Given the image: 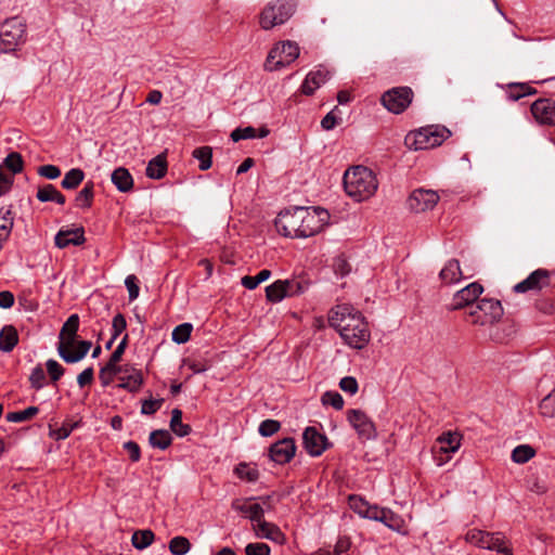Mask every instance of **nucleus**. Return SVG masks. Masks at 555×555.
I'll return each mask as SVG.
<instances>
[{
  "instance_id": "obj_1",
  "label": "nucleus",
  "mask_w": 555,
  "mask_h": 555,
  "mask_svg": "<svg viewBox=\"0 0 555 555\" xmlns=\"http://www.w3.org/2000/svg\"><path fill=\"white\" fill-rule=\"evenodd\" d=\"M328 220L330 214L324 208L297 206L281 211L274 225L285 237L307 238L321 232Z\"/></svg>"
},
{
  "instance_id": "obj_2",
  "label": "nucleus",
  "mask_w": 555,
  "mask_h": 555,
  "mask_svg": "<svg viewBox=\"0 0 555 555\" xmlns=\"http://www.w3.org/2000/svg\"><path fill=\"white\" fill-rule=\"evenodd\" d=\"M343 182L348 196L357 202L370 198L378 188L375 173L364 166H354L348 169L344 175Z\"/></svg>"
},
{
  "instance_id": "obj_3",
  "label": "nucleus",
  "mask_w": 555,
  "mask_h": 555,
  "mask_svg": "<svg viewBox=\"0 0 555 555\" xmlns=\"http://www.w3.org/2000/svg\"><path fill=\"white\" fill-rule=\"evenodd\" d=\"M451 135L444 126L429 125L411 131L405 137V144L415 151L439 146Z\"/></svg>"
},
{
  "instance_id": "obj_4",
  "label": "nucleus",
  "mask_w": 555,
  "mask_h": 555,
  "mask_svg": "<svg viewBox=\"0 0 555 555\" xmlns=\"http://www.w3.org/2000/svg\"><path fill=\"white\" fill-rule=\"evenodd\" d=\"M296 0H271L259 14L260 27L270 30L285 24L296 12Z\"/></svg>"
},
{
  "instance_id": "obj_5",
  "label": "nucleus",
  "mask_w": 555,
  "mask_h": 555,
  "mask_svg": "<svg viewBox=\"0 0 555 555\" xmlns=\"http://www.w3.org/2000/svg\"><path fill=\"white\" fill-rule=\"evenodd\" d=\"M300 53L299 46L291 40L282 41L274 46L266 60L264 69L269 72L279 70L293 63Z\"/></svg>"
},
{
  "instance_id": "obj_6",
  "label": "nucleus",
  "mask_w": 555,
  "mask_h": 555,
  "mask_svg": "<svg viewBox=\"0 0 555 555\" xmlns=\"http://www.w3.org/2000/svg\"><path fill=\"white\" fill-rule=\"evenodd\" d=\"M503 315V308L499 300L483 298L468 311L469 322L476 325H492Z\"/></svg>"
},
{
  "instance_id": "obj_7",
  "label": "nucleus",
  "mask_w": 555,
  "mask_h": 555,
  "mask_svg": "<svg viewBox=\"0 0 555 555\" xmlns=\"http://www.w3.org/2000/svg\"><path fill=\"white\" fill-rule=\"evenodd\" d=\"M26 25L22 18L15 16L7 20L0 26V50L2 52L14 51L23 42Z\"/></svg>"
},
{
  "instance_id": "obj_8",
  "label": "nucleus",
  "mask_w": 555,
  "mask_h": 555,
  "mask_svg": "<svg viewBox=\"0 0 555 555\" xmlns=\"http://www.w3.org/2000/svg\"><path fill=\"white\" fill-rule=\"evenodd\" d=\"M362 318L361 312L356 310L352 306L341 304L337 305L330 311L328 323L343 338L345 336V330L352 326L351 324H360L359 320Z\"/></svg>"
},
{
  "instance_id": "obj_9",
  "label": "nucleus",
  "mask_w": 555,
  "mask_h": 555,
  "mask_svg": "<svg viewBox=\"0 0 555 555\" xmlns=\"http://www.w3.org/2000/svg\"><path fill=\"white\" fill-rule=\"evenodd\" d=\"M413 95L414 93L410 87H397L382 95V103L389 112L401 114L411 104Z\"/></svg>"
},
{
  "instance_id": "obj_10",
  "label": "nucleus",
  "mask_w": 555,
  "mask_h": 555,
  "mask_svg": "<svg viewBox=\"0 0 555 555\" xmlns=\"http://www.w3.org/2000/svg\"><path fill=\"white\" fill-rule=\"evenodd\" d=\"M347 420L357 431L360 439L371 440L377 436L373 421L361 410L352 409L347 412Z\"/></svg>"
},
{
  "instance_id": "obj_11",
  "label": "nucleus",
  "mask_w": 555,
  "mask_h": 555,
  "mask_svg": "<svg viewBox=\"0 0 555 555\" xmlns=\"http://www.w3.org/2000/svg\"><path fill=\"white\" fill-rule=\"evenodd\" d=\"M502 532H488L479 529H470L465 534V540L480 548L495 551L505 540Z\"/></svg>"
},
{
  "instance_id": "obj_12",
  "label": "nucleus",
  "mask_w": 555,
  "mask_h": 555,
  "mask_svg": "<svg viewBox=\"0 0 555 555\" xmlns=\"http://www.w3.org/2000/svg\"><path fill=\"white\" fill-rule=\"evenodd\" d=\"M439 198L436 191L417 189L409 196L408 206L414 212H424L433 209L438 204Z\"/></svg>"
},
{
  "instance_id": "obj_13",
  "label": "nucleus",
  "mask_w": 555,
  "mask_h": 555,
  "mask_svg": "<svg viewBox=\"0 0 555 555\" xmlns=\"http://www.w3.org/2000/svg\"><path fill=\"white\" fill-rule=\"evenodd\" d=\"M302 443L305 450L311 456H320L330 446L327 437L312 426L304 430Z\"/></svg>"
},
{
  "instance_id": "obj_14",
  "label": "nucleus",
  "mask_w": 555,
  "mask_h": 555,
  "mask_svg": "<svg viewBox=\"0 0 555 555\" xmlns=\"http://www.w3.org/2000/svg\"><path fill=\"white\" fill-rule=\"evenodd\" d=\"M483 287L478 282H473L454 294L450 310H460L464 307H472L477 298L482 294Z\"/></svg>"
},
{
  "instance_id": "obj_15",
  "label": "nucleus",
  "mask_w": 555,
  "mask_h": 555,
  "mask_svg": "<svg viewBox=\"0 0 555 555\" xmlns=\"http://www.w3.org/2000/svg\"><path fill=\"white\" fill-rule=\"evenodd\" d=\"M360 324H351L345 330L344 341L352 348L362 349L370 341V331L364 318L359 320Z\"/></svg>"
},
{
  "instance_id": "obj_16",
  "label": "nucleus",
  "mask_w": 555,
  "mask_h": 555,
  "mask_svg": "<svg viewBox=\"0 0 555 555\" xmlns=\"http://www.w3.org/2000/svg\"><path fill=\"white\" fill-rule=\"evenodd\" d=\"M531 113L541 125L555 126V101L539 99L531 105Z\"/></svg>"
},
{
  "instance_id": "obj_17",
  "label": "nucleus",
  "mask_w": 555,
  "mask_h": 555,
  "mask_svg": "<svg viewBox=\"0 0 555 555\" xmlns=\"http://www.w3.org/2000/svg\"><path fill=\"white\" fill-rule=\"evenodd\" d=\"M295 452L296 444L294 439L284 438L270 447L269 456L276 464H286L295 456Z\"/></svg>"
},
{
  "instance_id": "obj_18",
  "label": "nucleus",
  "mask_w": 555,
  "mask_h": 555,
  "mask_svg": "<svg viewBox=\"0 0 555 555\" xmlns=\"http://www.w3.org/2000/svg\"><path fill=\"white\" fill-rule=\"evenodd\" d=\"M550 284V273L545 269H538L529 274L527 279L514 286L516 293H526L528 291H541Z\"/></svg>"
},
{
  "instance_id": "obj_19",
  "label": "nucleus",
  "mask_w": 555,
  "mask_h": 555,
  "mask_svg": "<svg viewBox=\"0 0 555 555\" xmlns=\"http://www.w3.org/2000/svg\"><path fill=\"white\" fill-rule=\"evenodd\" d=\"M331 78V72L323 65L307 74L300 90L305 95H312L317 89Z\"/></svg>"
},
{
  "instance_id": "obj_20",
  "label": "nucleus",
  "mask_w": 555,
  "mask_h": 555,
  "mask_svg": "<svg viewBox=\"0 0 555 555\" xmlns=\"http://www.w3.org/2000/svg\"><path fill=\"white\" fill-rule=\"evenodd\" d=\"M251 529L258 539H267L276 544H283L285 542V534L282 532L279 526L273 522L261 518L257 524H253Z\"/></svg>"
},
{
  "instance_id": "obj_21",
  "label": "nucleus",
  "mask_w": 555,
  "mask_h": 555,
  "mask_svg": "<svg viewBox=\"0 0 555 555\" xmlns=\"http://www.w3.org/2000/svg\"><path fill=\"white\" fill-rule=\"evenodd\" d=\"M78 328L79 315L76 313L69 315L60 331L57 346H64L65 349H73L76 344Z\"/></svg>"
},
{
  "instance_id": "obj_22",
  "label": "nucleus",
  "mask_w": 555,
  "mask_h": 555,
  "mask_svg": "<svg viewBox=\"0 0 555 555\" xmlns=\"http://www.w3.org/2000/svg\"><path fill=\"white\" fill-rule=\"evenodd\" d=\"M255 498H248L245 500L236 499L232 502V508L236 512L247 515L253 524H257L261 518L264 517V508L259 503H253Z\"/></svg>"
},
{
  "instance_id": "obj_23",
  "label": "nucleus",
  "mask_w": 555,
  "mask_h": 555,
  "mask_svg": "<svg viewBox=\"0 0 555 555\" xmlns=\"http://www.w3.org/2000/svg\"><path fill=\"white\" fill-rule=\"evenodd\" d=\"M55 245L59 248H65L67 246L82 245L86 241L83 228H76L74 230H60L55 235Z\"/></svg>"
},
{
  "instance_id": "obj_24",
  "label": "nucleus",
  "mask_w": 555,
  "mask_h": 555,
  "mask_svg": "<svg viewBox=\"0 0 555 555\" xmlns=\"http://www.w3.org/2000/svg\"><path fill=\"white\" fill-rule=\"evenodd\" d=\"M75 346L76 349L74 351L72 349H65L64 346H57L59 356L66 363H77L82 360L89 352L92 344L89 340H80L76 341Z\"/></svg>"
},
{
  "instance_id": "obj_25",
  "label": "nucleus",
  "mask_w": 555,
  "mask_h": 555,
  "mask_svg": "<svg viewBox=\"0 0 555 555\" xmlns=\"http://www.w3.org/2000/svg\"><path fill=\"white\" fill-rule=\"evenodd\" d=\"M119 376V385L118 387L127 389L130 392H135L140 389L143 384L142 372L137 369L122 367V372Z\"/></svg>"
},
{
  "instance_id": "obj_26",
  "label": "nucleus",
  "mask_w": 555,
  "mask_h": 555,
  "mask_svg": "<svg viewBox=\"0 0 555 555\" xmlns=\"http://www.w3.org/2000/svg\"><path fill=\"white\" fill-rule=\"evenodd\" d=\"M111 180L119 192L126 193L133 188V178L125 167L116 168L112 172Z\"/></svg>"
},
{
  "instance_id": "obj_27",
  "label": "nucleus",
  "mask_w": 555,
  "mask_h": 555,
  "mask_svg": "<svg viewBox=\"0 0 555 555\" xmlns=\"http://www.w3.org/2000/svg\"><path fill=\"white\" fill-rule=\"evenodd\" d=\"M461 435L459 433L447 431L437 439L440 452L454 453L461 447Z\"/></svg>"
},
{
  "instance_id": "obj_28",
  "label": "nucleus",
  "mask_w": 555,
  "mask_h": 555,
  "mask_svg": "<svg viewBox=\"0 0 555 555\" xmlns=\"http://www.w3.org/2000/svg\"><path fill=\"white\" fill-rule=\"evenodd\" d=\"M167 172V158L165 154H159L152 158L147 166L145 173L150 179H162Z\"/></svg>"
},
{
  "instance_id": "obj_29",
  "label": "nucleus",
  "mask_w": 555,
  "mask_h": 555,
  "mask_svg": "<svg viewBox=\"0 0 555 555\" xmlns=\"http://www.w3.org/2000/svg\"><path fill=\"white\" fill-rule=\"evenodd\" d=\"M439 276L444 284H453L462 279V270L456 259L449 260L441 269Z\"/></svg>"
},
{
  "instance_id": "obj_30",
  "label": "nucleus",
  "mask_w": 555,
  "mask_h": 555,
  "mask_svg": "<svg viewBox=\"0 0 555 555\" xmlns=\"http://www.w3.org/2000/svg\"><path fill=\"white\" fill-rule=\"evenodd\" d=\"M36 197L41 203L55 202L59 205H64L66 202L65 196L53 184H44L39 188Z\"/></svg>"
},
{
  "instance_id": "obj_31",
  "label": "nucleus",
  "mask_w": 555,
  "mask_h": 555,
  "mask_svg": "<svg viewBox=\"0 0 555 555\" xmlns=\"http://www.w3.org/2000/svg\"><path fill=\"white\" fill-rule=\"evenodd\" d=\"M18 343V334L13 325H5L0 331V350L10 352Z\"/></svg>"
},
{
  "instance_id": "obj_32",
  "label": "nucleus",
  "mask_w": 555,
  "mask_h": 555,
  "mask_svg": "<svg viewBox=\"0 0 555 555\" xmlns=\"http://www.w3.org/2000/svg\"><path fill=\"white\" fill-rule=\"evenodd\" d=\"M284 298H287V291L283 280H276L266 287V299L269 302L278 304Z\"/></svg>"
},
{
  "instance_id": "obj_33",
  "label": "nucleus",
  "mask_w": 555,
  "mask_h": 555,
  "mask_svg": "<svg viewBox=\"0 0 555 555\" xmlns=\"http://www.w3.org/2000/svg\"><path fill=\"white\" fill-rule=\"evenodd\" d=\"M94 197V183L88 181L75 198V205L81 209L90 208Z\"/></svg>"
},
{
  "instance_id": "obj_34",
  "label": "nucleus",
  "mask_w": 555,
  "mask_h": 555,
  "mask_svg": "<svg viewBox=\"0 0 555 555\" xmlns=\"http://www.w3.org/2000/svg\"><path fill=\"white\" fill-rule=\"evenodd\" d=\"M287 291V297H295L302 295L309 288V281L304 278H293L283 280Z\"/></svg>"
},
{
  "instance_id": "obj_35",
  "label": "nucleus",
  "mask_w": 555,
  "mask_h": 555,
  "mask_svg": "<svg viewBox=\"0 0 555 555\" xmlns=\"http://www.w3.org/2000/svg\"><path fill=\"white\" fill-rule=\"evenodd\" d=\"M171 430L179 437L188 436L191 433V427L188 424L182 423V411L173 409L171 412L170 420Z\"/></svg>"
},
{
  "instance_id": "obj_36",
  "label": "nucleus",
  "mask_w": 555,
  "mask_h": 555,
  "mask_svg": "<svg viewBox=\"0 0 555 555\" xmlns=\"http://www.w3.org/2000/svg\"><path fill=\"white\" fill-rule=\"evenodd\" d=\"M234 473L240 479L248 482H255L259 479V470L257 466L248 463H240L235 467Z\"/></svg>"
},
{
  "instance_id": "obj_37",
  "label": "nucleus",
  "mask_w": 555,
  "mask_h": 555,
  "mask_svg": "<svg viewBox=\"0 0 555 555\" xmlns=\"http://www.w3.org/2000/svg\"><path fill=\"white\" fill-rule=\"evenodd\" d=\"M85 179V172L80 168H73L67 171L62 180V188L66 190L76 189Z\"/></svg>"
},
{
  "instance_id": "obj_38",
  "label": "nucleus",
  "mask_w": 555,
  "mask_h": 555,
  "mask_svg": "<svg viewBox=\"0 0 555 555\" xmlns=\"http://www.w3.org/2000/svg\"><path fill=\"white\" fill-rule=\"evenodd\" d=\"M149 440L153 448H158L160 450H165L171 444V436L169 431L162 429L153 430L150 434Z\"/></svg>"
},
{
  "instance_id": "obj_39",
  "label": "nucleus",
  "mask_w": 555,
  "mask_h": 555,
  "mask_svg": "<svg viewBox=\"0 0 555 555\" xmlns=\"http://www.w3.org/2000/svg\"><path fill=\"white\" fill-rule=\"evenodd\" d=\"M192 154L199 162V170L206 171L211 167L212 150L210 146L197 147Z\"/></svg>"
},
{
  "instance_id": "obj_40",
  "label": "nucleus",
  "mask_w": 555,
  "mask_h": 555,
  "mask_svg": "<svg viewBox=\"0 0 555 555\" xmlns=\"http://www.w3.org/2000/svg\"><path fill=\"white\" fill-rule=\"evenodd\" d=\"M535 455V450L529 444L517 446L512 452V460L517 464H525Z\"/></svg>"
},
{
  "instance_id": "obj_41",
  "label": "nucleus",
  "mask_w": 555,
  "mask_h": 555,
  "mask_svg": "<svg viewBox=\"0 0 555 555\" xmlns=\"http://www.w3.org/2000/svg\"><path fill=\"white\" fill-rule=\"evenodd\" d=\"M120 372H122V367L108 360V362L100 370L99 373V378L102 386H108L113 382L114 376Z\"/></svg>"
},
{
  "instance_id": "obj_42",
  "label": "nucleus",
  "mask_w": 555,
  "mask_h": 555,
  "mask_svg": "<svg viewBox=\"0 0 555 555\" xmlns=\"http://www.w3.org/2000/svg\"><path fill=\"white\" fill-rule=\"evenodd\" d=\"M154 537L152 530H138L132 534L131 541L135 548L143 550L153 543Z\"/></svg>"
},
{
  "instance_id": "obj_43",
  "label": "nucleus",
  "mask_w": 555,
  "mask_h": 555,
  "mask_svg": "<svg viewBox=\"0 0 555 555\" xmlns=\"http://www.w3.org/2000/svg\"><path fill=\"white\" fill-rule=\"evenodd\" d=\"M23 158L20 153L12 152L10 153L3 160V164L0 166L11 171V175H16L23 170Z\"/></svg>"
},
{
  "instance_id": "obj_44",
  "label": "nucleus",
  "mask_w": 555,
  "mask_h": 555,
  "mask_svg": "<svg viewBox=\"0 0 555 555\" xmlns=\"http://www.w3.org/2000/svg\"><path fill=\"white\" fill-rule=\"evenodd\" d=\"M379 521L383 522L388 528L397 531H399L403 526V519L389 508L385 507H383V513Z\"/></svg>"
},
{
  "instance_id": "obj_45",
  "label": "nucleus",
  "mask_w": 555,
  "mask_h": 555,
  "mask_svg": "<svg viewBox=\"0 0 555 555\" xmlns=\"http://www.w3.org/2000/svg\"><path fill=\"white\" fill-rule=\"evenodd\" d=\"M168 547L172 555H185L191 550V543L185 537L178 535L169 541Z\"/></svg>"
},
{
  "instance_id": "obj_46",
  "label": "nucleus",
  "mask_w": 555,
  "mask_h": 555,
  "mask_svg": "<svg viewBox=\"0 0 555 555\" xmlns=\"http://www.w3.org/2000/svg\"><path fill=\"white\" fill-rule=\"evenodd\" d=\"M39 412V409L37 406H28L27 409L23 411H14L7 414L5 418L8 422L12 423H22L25 421H28L33 418L35 415H37Z\"/></svg>"
},
{
  "instance_id": "obj_47",
  "label": "nucleus",
  "mask_w": 555,
  "mask_h": 555,
  "mask_svg": "<svg viewBox=\"0 0 555 555\" xmlns=\"http://www.w3.org/2000/svg\"><path fill=\"white\" fill-rule=\"evenodd\" d=\"M535 89L527 83H511L508 98L513 101H517L526 95L534 94Z\"/></svg>"
},
{
  "instance_id": "obj_48",
  "label": "nucleus",
  "mask_w": 555,
  "mask_h": 555,
  "mask_svg": "<svg viewBox=\"0 0 555 555\" xmlns=\"http://www.w3.org/2000/svg\"><path fill=\"white\" fill-rule=\"evenodd\" d=\"M539 410L542 416L550 418L555 416V389L542 399Z\"/></svg>"
},
{
  "instance_id": "obj_49",
  "label": "nucleus",
  "mask_w": 555,
  "mask_h": 555,
  "mask_svg": "<svg viewBox=\"0 0 555 555\" xmlns=\"http://www.w3.org/2000/svg\"><path fill=\"white\" fill-rule=\"evenodd\" d=\"M193 326L191 323H182L172 331V340L177 344H184L190 339Z\"/></svg>"
},
{
  "instance_id": "obj_50",
  "label": "nucleus",
  "mask_w": 555,
  "mask_h": 555,
  "mask_svg": "<svg viewBox=\"0 0 555 555\" xmlns=\"http://www.w3.org/2000/svg\"><path fill=\"white\" fill-rule=\"evenodd\" d=\"M321 401L324 405H332L336 410H341L344 406V399L337 391L324 392Z\"/></svg>"
},
{
  "instance_id": "obj_51",
  "label": "nucleus",
  "mask_w": 555,
  "mask_h": 555,
  "mask_svg": "<svg viewBox=\"0 0 555 555\" xmlns=\"http://www.w3.org/2000/svg\"><path fill=\"white\" fill-rule=\"evenodd\" d=\"M281 428L280 422L275 420H264L260 423L258 431L262 437H270Z\"/></svg>"
},
{
  "instance_id": "obj_52",
  "label": "nucleus",
  "mask_w": 555,
  "mask_h": 555,
  "mask_svg": "<svg viewBox=\"0 0 555 555\" xmlns=\"http://www.w3.org/2000/svg\"><path fill=\"white\" fill-rule=\"evenodd\" d=\"M349 505L354 513L364 517L370 504L364 499L353 494L349 496Z\"/></svg>"
},
{
  "instance_id": "obj_53",
  "label": "nucleus",
  "mask_w": 555,
  "mask_h": 555,
  "mask_svg": "<svg viewBox=\"0 0 555 555\" xmlns=\"http://www.w3.org/2000/svg\"><path fill=\"white\" fill-rule=\"evenodd\" d=\"M46 374L43 369L40 365H37L29 376V382L31 387L39 390L44 386Z\"/></svg>"
},
{
  "instance_id": "obj_54",
  "label": "nucleus",
  "mask_w": 555,
  "mask_h": 555,
  "mask_svg": "<svg viewBox=\"0 0 555 555\" xmlns=\"http://www.w3.org/2000/svg\"><path fill=\"white\" fill-rule=\"evenodd\" d=\"M47 371L51 377L52 382H57L64 374V367L53 359H49L46 362Z\"/></svg>"
},
{
  "instance_id": "obj_55",
  "label": "nucleus",
  "mask_w": 555,
  "mask_h": 555,
  "mask_svg": "<svg viewBox=\"0 0 555 555\" xmlns=\"http://www.w3.org/2000/svg\"><path fill=\"white\" fill-rule=\"evenodd\" d=\"M270 546L262 542L248 543L245 547L246 555H270Z\"/></svg>"
},
{
  "instance_id": "obj_56",
  "label": "nucleus",
  "mask_w": 555,
  "mask_h": 555,
  "mask_svg": "<svg viewBox=\"0 0 555 555\" xmlns=\"http://www.w3.org/2000/svg\"><path fill=\"white\" fill-rule=\"evenodd\" d=\"M163 402H164V399L150 398V399L143 400L142 406H141V413L145 414V415H152L160 409Z\"/></svg>"
},
{
  "instance_id": "obj_57",
  "label": "nucleus",
  "mask_w": 555,
  "mask_h": 555,
  "mask_svg": "<svg viewBox=\"0 0 555 555\" xmlns=\"http://www.w3.org/2000/svg\"><path fill=\"white\" fill-rule=\"evenodd\" d=\"M127 327V322L121 313H117L112 321V335L116 339Z\"/></svg>"
},
{
  "instance_id": "obj_58",
  "label": "nucleus",
  "mask_w": 555,
  "mask_h": 555,
  "mask_svg": "<svg viewBox=\"0 0 555 555\" xmlns=\"http://www.w3.org/2000/svg\"><path fill=\"white\" fill-rule=\"evenodd\" d=\"M125 285L128 289L129 300L133 301L137 299L140 292L137 276L133 274L128 275L125 280Z\"/></svg>"
},
{
  "instance_id": "obj_59",
  "label": "nucleus",
  "mask_w": 555,
  "mask_h": 555,
  "mask_svg": "<svg viewBox=\"0 0 555 555\" xmlns=\"http://www.w3.org/2000/svg\"><path fill=\"white\" fill-rule=\"evenodd\" d=\"M38 175L46 179L54 180L61 176V169L55 165H43L38 168Z\"/></svg>"
},
{
  "instance_id": "obj_60",
  "label": "nucleus",
  "mask_w": 555,
  "mask_h": 555,
  "mask_svg": "<svg viewBox=\"0 0 555 555\" xmlns=\"http://www.w3.org/2000/svg\"><path fill=\"white\" fill-rule=\"evenodd\" d=\"M339 387L343 391L350 395H354L359 389L358 382L352 376L343 377L339 382Z\"/></svg>"
},
{
  "instance_id": "obj_61",
  "label": "nucleus",
  "mask_w": 555,
  "mask_h": 555,
  "mask_svg": "<svg viewBox=\"0 0 555 555\" xmlns=\"http://www.w3.org/2000/svg\"><path fill=\"white\" fill-rule=\"evenodd\" d=\"M333 267H334L335 273L340 276H345L350 272V266H349L348 261L343 257H337L334 260Z\"/></svg>"
},
{
  "instance_id": "obj_62",
  "label": "nucleus",
  "mask_w": 555,
  "mask_h": 555,
  "mask_svg": "<svg viewBox=\"0 0 555 555\" xmlns=\"http://www.w3.org/2000/svg\"><path fill=\"white\" fill-rule=\"evenodd\" d=\"M124 449L129 453V457L132 462H138L141 457V450L137 442L127 441L124 443Z\"/></svg>"
},
{
  "instance_id": "obj_63",
  "label": "nucleus",
  "mask_w": 555,
  "mask_h": 555,
  "mask_svg": "<svg viewBox=\"0 0 555 555\" xmlns=\"http://www.w3.org/2000/svg\"><path fill=\"white\" fill-rule=\"evenodd\" d=\"M127 341H128V335L126 334L124 336V338L121 339V341L116 347V349L111 354L109 361H112L115 364H118V362L121 360V357H122V354L125 352V349L127 347Z\"/></svg>"
},
{
  "instance_id": "obj_64",
  "label": "nucleus",
  "mask_w": 555,
  "mask_h": 555,
  "mask_svg": "<svg viewBox=\"0 0 555 555\" xmlns=\"http://www.w3.org/2000/svg\"><path fill=\"white\" fill-rule=\"evenodd\" d=\"M93 375H94V372H93V369L92 367H87L78 376H77V383L79 385V387H85L89 384L92 383L93 380Z\"/></svg>"
}]
</instances>
